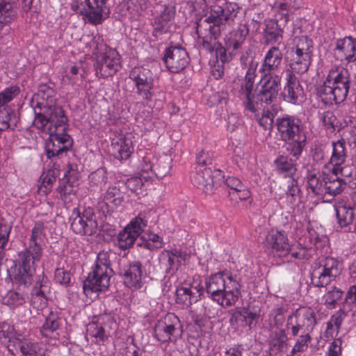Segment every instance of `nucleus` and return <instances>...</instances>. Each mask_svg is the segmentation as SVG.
<instances>
[{
	"label": "nucleus",
	"mask_w": 356,
	"mask_h": 356,
	"mask_svg": "<svg viewBox=\"0 0 356 356\" xmlns=\"http://www.w3.org/2000/svg\"><path fill=\"white\" fill-rule=\"evenodd\" d=\"M287 312V308L285 306H277L270 313L273 317L272 325L273 327H279L282 326L285 321V313Z\"/></svg>",
	"instance_id": "nucleus-56"
},
{
	"label": "nucleus",
	"mask_w": 356,
	"mask_h": 356,
	"mask_svg": "<svg viewBox=\"0 0 356 356\" xmlns=\"http://www.w3.org/2000/svg\"><path fill=\"white\" fill-rule=\"evenodd\" d=\"M18 334H22L13 325L8 323L3 322L0 323V338H3L11 341L13 339L17 340Z\"/></svg>",
	"instance_id": "nucleus-55"
},
{
	"label": "nucleus",
	"mask_w": 356,
	"mask_h": 356,
	"mask_svg": "<svg viewBox=\"0 0 356 356\" xmlns=\"http://www.w3.org/2000/svg\"><path fill=\"white\" fill-rule=\"evenodd\" d=\"M182 334L179 318L172 313L167 314L154 327V337L160 342H175Z\"/></svg>",
	"instance_id": "nucleus-13"
},
{
	"label": "nucleus",
	"mask_w": 356,
	"mask_h": 356,
	"mask_svg": "<svg viewBox=\"0 0 356 356\" xmlns=\"http://www.w3.org/2000/svg\"><path fill=\"white\" fill-rule=\"evenodd\" d=\"M338 59L348 63L356 61V38L351 36L337 40L334 49Z\"/></svg>",
	"instance_id": "nucleus-28"
},
{
	"label": "nucleus",
	"mask_w": 356,
	"mask_h": 356,
	"mask_svg": "<svg viewBox=\"0 0 356 356\" xmlns=\"http://www.w3.org/2000/svg\"><path fill=\"white\" fill-rule=\"evenodd\" d=\"M64 177L66 180L64 179L59 182V186L56 189L57 192L58 193H64L65 195L68 194L70 195H75V192L71 182L77 179V172L72 169V165H69L68 170L64 174Z\"/></svg>",
	"instance_id": "nucleus-47"
},
{
	"label": "nucleus",
	"mask_w": 356,
	"mask_h": 356,
	"mask_svg": "<svg viewBox=\"0 0 356 356\" xmlns=\"http://www.w3.org/2000/svg\"><path fill=\"white\" fill-rule=\"evenodd\" d=\"M76 216L71 222V229L76 234L91 236L96 233L97 222L92 211L90 209L84 210L82 213L74 211Z\"/></svg>",
	"instance_id": "nucleus-20"
},
{
	"label": "nucleus",
	"mask_w": 356,
	"mask_h": 356,
	"mask_svg": "<svg viewBox=\"0 0 356 356\" xmlns=\"http://www.w3.org/2000/svg\"><path fill=\"white\" fill-rule=\"evenodd\" d=\"M265 245L278 257H286L289 254L290 245L288 238L282 231L271 230L266 236Z\"/></svg>",
	"instance_id": "nucleus-23"
},
{
	"label": "nucleus",
	"mask_w": 356,
	"mask_h": 356,
	"mask_svg": "<svg viewBox=\"0 0 356 356\" xmlns=\"http://www.w3.org/2000/svg\"><path fill=\"white\" fill-rule=\"evenodd\" d=\"M301 121L293 115H284L276 119L275 126L280 138L286 143V150L298 159L306 144V136L300 131Z\"/></svg>",
	"instance_id": "nucleus-5"
},
{
	"label": "nucleus",
	"mask_w": 356,
	"mask_h": 356,
	"mask_svg": "<svg viewBox=\"0 0 356 356\" xmlns=\"http://www.w3.org/2000/svg\"><path fill=\"white\" fill-rule=\"evenodd\" d=\"M16 16V10L10 0H0V28L10 23Z\"/></svg>",
	"instance_id": "nucleus-45"
},
{
	"label": "nucleus",
	"mask_w": 356,
	"mask_h": 356,
	"mask_svg": "<svg viewBox=\"0 0 356 356\" xmlns=\"http://www.w3.org/2000/svg\"><path fill=\"white\" fill-rule=\"evenodd\" d=\"M111 251H100L97 256L95 264L83 282V291L87 295L91 292L106 290L110 279L114 272L111 267Z\"/></svg>",
	"instance_id": "nucleus-6"
},
{
	"label": "nucleus",
	"mask_w": 356,
	"mask_h": 356,
	"mask_svg": "<svg viewBox=\"0 0 356 356\" xmlns=\"http://www.w3.org/2000/svg\"><path fill=\"white\" fill-rule=\"evenodd\" d=\"M20 87L12 84L0 92V133L15 130L17 127L19 117L15 111L7 105L20 94Z\"/></svg>",
	"instance_id": "nucleus-7"
},
{
	"label": "nucleus",
	"mask_w": 356,
	"mask_h": 356,
	"mask_svg": "<svg viewBox=\"0 0 356 356\" xmlns=\"http://www.w3.org/2000/svg\"><path fill=\"white\" fill-rule=\"evenodd\" d=\"M225 184L229 188V196L231 200H245L250 197V191L238 178L234 176L228 177Z\"/></svg>",
	"instance_id": "nucleus-31"
},
{
	"label": "nucleus",
	"mask_w": 356,
	"mask_h": 356,
	"mask_svg": "<svg viewBox=\"0 0 356 356\" xmlns=\"http://www.w3.org/2000/svg\"><path fill=\"white\" fill-rule=\"evenodd\" d=\"M283 54L278 46L271 47L266 53L259 70L261 74L280 75L282 76L281 63Z\"/></svg>",
	"instance_id": "nucleus-22"
},
{
	"label": "nucleus",
	"mask_w": 356,
	"mask_h": 356,
	"mask_svg": "<svg viewBox=\"0 0 356 356\" xmlns=\"http://www.w3.org/2000/svg\"><path fill=\"white\" fill-rule=\"evenodd\" d=\"M122 195L120 188L116 186H110L104 197V201L106 205L113 204L115 207L120 205L122 202Z\"/></svg>",
	"instance_id": "nucleus-52"
},
{
	"label": "nucleus",
	"mask_w": 356,
	"mask_h": 356,
	"mask_svg": "<svg viewBox=\"0 0 356 356\" xmlns=\"http://www.w3.org/2000/svg\"><path fill=\"white\" fill-rule=\"evenodd\" d=\"M118 316L112 314H104L97 317V321L88 325L87 332L97 340L104 341L108 336L115 334L118 328Z\"/></svg>",
	"instance_id": "nucleus-16"
},
{
	"label": "nucleus",
	"mask_w": 356,
	"mask_h": 356,
	"mask_svg": "<svg viewBox=\"0 0 356 356\" xmlns=\"http://www.w3.org/2000/svg\"><path fill=\"white\" fill-rule=\"evenodd\" d=\"M111 152L119 161L128 159L134 152V146L130 136L121 135L113 139Z\"/></svg>",
	"instance_id": "nucleus-29"
},
{
	"label": "nucleus",
	"mask_w": 356,
	"mask_h": 356,
	"mask_svg": "<svg viewBox=\"0 0 356 356\" xmlns=\"http://www.w3.org/2000/svg\"><path fill=\"white\" fill-rule=\"evenodd\" d=\"M312 41L307 37L298 39L295 48L291 51L290 67L291 72L304 74L308 71L312 60Z\"/></svg>",
	"instance_id": "nucleus-10"
},
{
	"label": "nucleus",
	"mask_w": 356,
	"mask_h": 356,
	"mask_svg": "<svg viewBox=\"0 0 356 356\" xmlns=\"http://www.w3.org/2000/svg\"><path fill=\"white\" fill-rule=\"evenodd\" d=\"M264 38L268 44L279 42L283 38V31L274 19L265 20Z\"/></svg>",
	"instance_id": "nucleus-41"
},
{
	"label": "nucleus",
	"mask_w": 356,
	"mask_h": 356,
	"mask_svg": "<svg viewBox=\"0 0 356 356\" xmlns=\"http://www.w3.org/2000/svg\"><path fill=\"white\" fill-rule=\"evenodd\" d=\"M341 264L334 257L322 259L311 274L312 284L316 287H324L334 280L341 272Z\"/></svg>",
	"instance_id": "nucleus-9"
},
{
	"label": "nucleus",
	"mask_w": 356,
	"mask_h": 356,
	"mask_svg": "<svg viewBox=\"0 0 356 356\" xmlns=\"http://www.w3.org/2000/svg\"><path fill=\"white\" fill-rule=\"evenodd\" d=\"M274 9L277 12V15L280 16L281 19H283L285 23H287L291 13L290 3L288 1L277 2L275 4Z\"/></svg>",
	"instance_id": "nucleus-57"
},
{
	"label": "nucleus",
	"mask_w": 356,
	"mask_h": 356,
	"mask_svg": "<svg viewBox=\"0 0 356 356\" xmlns=\"http://www.w3.org/2000/svg\"><path fill=\"white\" fill-rule=\"evenodd\" d=\"M129 78L133 81L138 95L144 100L152 99L154 78L151 70L141 66L135 67L129 72Z\"/></svg>",
	"instance_id": "nucleus-15"
},
{
	"label": "nucleus",
	"mask_w": 356,
	"mask_h": 356,
	"mask_svg": "<svg viewBox=\"0 0 356 356\" xmlns=\"http://www.w3.org/2000/svg\"><path fill=\"white\" fill-rule=\"evenodd\" d=\"M191 179L194 186L205 194H212L223 181V175L220 170L200 167L195 168Z\"/></svg>",
	"instance_id": "nucleus-11"
},
{
	"label": "nucleus",
	"mask_w": 356,
	"mask_h": 356,
	"mask_svg": "<svg viewBox=\"0 0 356 356\" xmlns=\"http://www.w3.org/2000/svg\"><path fill=\"white\" fill-rule=\"evenodd\" d=\"M120 59V55L113 49L97 56L94 64L96 74L102 78L113 76L121 67Z\"/></svg>",
	"instance_id": "nucleus-18"
},
{
	"label": "nucleus",
	"mask_w": 356,
	"mask_h": 356,
	"mask_svg": "<svg viewBox=\"0 0 356 356\" xmlns=\"http://www.w3.org/2000/svg\"><path fill=\"white\" fill-rule=\"evenodd\" d=\"M311 341L312 337L309 333L302 334L296 339L294 346L287 356H300L301 353L307 350Z\"/></svg>",
	"instance_id": "nucleus-48"
},
{
	"label": "nucleus",
	"mask_w": 356,
	"mask_h": 356,
	"mask_svg": "<svg viewBox=\"0 0 356 356\" xmlns=\"http://www.w3.org/2000/svg\"><path fill=\"white\" fill-rule=\"evenodd\" d=\"M316 324L315 312L309 307H305L296 309L288 316L286 329L291 331V336L296 337L303 327L306 333L312 332Z\"/></svg>",
	"instance_id": "nucleus-12"
},
{
	"label": "nucleus",
	"mask_w": 356,
	"mask_h": 356,
	"mask_svg": "<svg viewBox=\"0 0 356 356\" xmlns=\"http://www.w3.org/2000/svg\"><path fill=\"white\" fill-rule=\"evenodd\" d=\"M65 76L72 85H79V82L83 79V74L80 73V67L77 65L70 66Z\"/></svg>",
	"instance_id": "nucleus-59"
},
{
	"label": "nucleus",
	"mask_w": 356,
	"mask_h": 356,
	"mask_svg": "<svg viewBox=\"0 0 356 356\" xmlns=\"http://www.w3.org/2000/svg\"><path fill=\"white\" fill-rule=\"evenodd\" d=\"M59 176V169L54 165L52 168L44 172L41 176L42 186L45 188V192L48 193L51 190L54 183Z\"/></svg>",
	"instance_id": "nucleus-50"
},
{
	"label": "nucleus",
	"mask_w": 356,
	"mask_h": 356,
	"mask_svg": "<svg viewBox=\"0 0 356 356\" xmlns=\"http://www.w3.org/2000/svg\"><path fill=\"white\" fill-rule=\"evenodd\" d=\"M258 315L257 313L250 311L247 307L236 309L232 314L229 323L232 328L236 330H243V329L248 328L251 330L252 324L257 321Z\"/></svg>",
	"instance_id": "nucleus-27"
},
{
	"label": "nucleus",
	"mask_w": 356,
	"mask_h": 356,
	"mask_svg": "<svg viewBox=\"0 0 356 356\" xmlns=\"http://www.w3.org/2000/svg\"><path fill=\"white\" fill-rule=\"evenodd\" d=\"M258 63L252 60L249 63L244 79L241 80L238 89V97L245 111L256 114L262 103L267 105L276 100L280 90L282 76L280 75L261 74L260 88L254 92Z\"/></svg>",
	"instance_id": "nucleus-2"
},
{
	"label": "nucleus",
	"mask_w": 356,
	"mask_h": 356,
	"mask_svg": "<svg viewBox=\"0 0 356 356\" xmlns=\"http://www.w3.org/2000/svg\"><path fill=\"white\" fill-rule=\"evenodd\" d=\"M344 305L350 309L356 308V284L351 286L346 293Z\"/></svg>",
	"instance_id": "nucleus-62"
},
{
	"label": "nucleus",
	"mask_w": 356,
	"mask_h": 356,
	"mask_svg": "<svg viewBox=\"0 0 356 356\" xmlns=\"http://www.w3.org/2000/svg\"><path fill=\"white\" fill-rule=\"evenodd\" d=\"M61 323L62 319L57 314L50 312L40 328L41 334L47 338H56L58 336V330Z\"/></svg>",
	"instance_id": "nucleus-37"
},
{
	"label": "nucleus",
	"mask_w": 356,
	"mask_h": 356,
	"mask_svg": "<svg viewBox=\"0 0 356 356\" xmlns=\"http://www.w3.org/2000/svg\"><path fill=\"white\" fill-rule=\"evenodd\" d=\"M241 7L234 2H226L223 7L215 6L211 9L209 19L220 24L233 22L237 16Z\"/></svg>",
	"instance_id": "nucleus-26"
},
{
	"label": "nucleus",
	"mask_w": 356,
	"mask_h": 356,
	"mask_svg": "<svg viewBox=\"0 0 356 356\" xmlns=\"http://www.w3.org/2000/svg\"><path fill=\"white\" fill-rule=\"evenodd\" d=\"M334 208L339 225L345 231L350 230L349 226L353 223L355 215L354 209L343 202H339Z\"/></svg>",
	"instance_id": "nucleus-34"
},
{
	"label": "nucleus",
	"mask_w": 356,
	"mask_h": 356,
	"mask_svg": "<svg viewBox=\"0 0 356 356\" xmlns=\"http://www.w3.org/2000/svg\"><path fill=\"white\" fill-rule=\"evenodd\" d=\"M71 8L95 25L101 24L110 14L107 0H72Z\"/></svg>",
	"instance_id": "nucleus-8"
},
{
	"label": "nucleus",
	"mask_w": 356,
	"mask_h": 356,
	"mask_svg": "<svg viewBox=\"0 0 356 356\" xmlns=\"http://www.w3.org/2000/svg\"><path fill=\"white\" fill-rule=\"evenodd\" d=\"M149 218V211H140L135 218L131 220L127 226L140 236L147 227Z\"/></svg>",
	"instance_id": "nucleus-46"
},
{
	"label": "nucleus",
	"mask_w": 356,
	"mask_h": 356,
	"mask_svg": "<svg viewBox=\"0 0 356 356\" xmlns=\"http://www.w3.org/2000/svg\"><path fill=\"white\" fill-rule=\"evenodd\" d=\"M353 167L346 165V163L339 166L332 167L331 169V172L333 174H335L337 176L341 175L343 177H350L353 175Z\"/></svg>",
	"instance_id": "nucleus-61"
},
{
	"label": "nucleus",
	"mask_w": 356,
	"mask_h": 356,
	"mask_svg": "<svg viewBox=\"0 0 356 356\" xmlns=\"http://www.w3.org/2000/svg\"><path fill=\"white\" fill-rule=\"evenodd\" d=\"M139 236L126 225L117 236L116 245L122 250L133 247Z\"/></svg>",
	"instance_id": "nucleus-43"
},
{
	"label": "nucleus",
	"mask_w": 356,
	"mask_h": 356,
	"mask_svg": "<svg viewBox=\"0 0 356 356\" xmlns=\"http://www.w3.org/2000/svg\"><path fill=\"white\" fill-rule=\"evenodd\" d=\"M287 341L288 337L285 329L280 328L274 331L269 342L270 355H276L279 353L286 351L288 348Z\"/></svg>",
	"instance_id": "nucleus-36"
},
{
	"label": "nucleus",
	"mask_w": 356,
	"mask_h": 356,
	"mask_svg": "<svg viewBox=\"0 0 356 356\" xmlns=\"http://www.w3.org/2000/svg\"><path fill=\"white\" fill-rule=\"evenodd\" d=\"M38 265L36 266L35 271L34 275H33L32 279L31 280V283L29 285L20 284L14 281V268L12 271L11 275V280L13 284L18 286L19 287H29L31 285L33 282H35V285L31 292V296H38L39 297H46V289L48 288V279L47 277L44 275V270H40L38 269V273L37 272Z\"/></svg>",
	"instance_id": "nucleus-30"
},
{
	"label": "nucleus",
	"mask_w": 356,
	"mask_h": 356,
	"mask_svg": "<svg viewBox=\"0 0 356 356\" xmlns=\"http://www.w3.org/2000/svg\"><path fill=\"white\" fill-rule=\"evenodd\" d=\"M149 179V176L141 175L139 177H134L128 179L125 184L127 188L131 192L140 194L143 193L145 183L148 182Z\"/></svg>",
	"instance_id": "nucleus-49"
},
{
	"label": "nucleus",
	"mask_w": 356,
	"mask_h": 356,
	"mask_svg": "<svg viewBox=\"0 0 356 356\" xmlns=\"http://www.w3.org/2000/svg\"><path fill=\"white\" fill-rule=\"evenodd\" d=\"M320 120L323 124L331 132L336 130L338 124V120L332 111H327L320 114Z\"/></svg>",
	"instance_id": "nucleus-53"
},
{
	"label": "nucleus",
	"mask_w": 356,
	"mask_h": 356,
	"mask_svg": "<svg viewBox=\"0 0 356 356\" xmlns=\"http://www.w3.org/2000/svg\"><path fill=\"white\" fill-rule=\"evenodd\" d=\"M332 152L329 164L332 167L344 165L348 159V149L344 140H338L332 143Z\"/></svg>",
	"instance_id": "nucleus-38"
},
{
	"label": "nucleus",
	"mask_w": 356,
	"mask_h": 356,
	"mask_svg": "<svg viewBox=\"0 0 356 356\" xmlns=\"http://www.w3.org/2000/svg\"><path fill=\"white\" fill-rule=\"evenodd\" d=\"M120 275L124 284L131 290L141 289L146 282L147 273L141 261H128L121 269Z\"/></svg>",
	"instance_id": "nucleus-14"
},
{
	"label": "nucleus",
	"mask_w": 356,
	"mask_h": 356,
	"mask_svg": "<svg viewBox=\"0 0 356 356\" xmlns=\"http://www.w3.org/2000/svg\"><path fill=\"white\" fill-rule=\"evenodd\" d=\"M44 236V223L41 221L36 222L32 229L29 248L19 253L18 259L15 262V282L24 285L31 283L36 266L42 257Z\"/></svg>",
	"instance_id": "nucleus-3"
},
{
	"label": "nucleus",
	"mask_w": 356,
	"mask_h": 356,
	"mask_svg": "<svg viewBox=\"0 0 356 356\" xmlns=\"http://www.w3.org/2000/svg\"><path fill=\"white\" fill-rule=\"evenodd\" d=\"M248 30L247 29L238 28L235 30L226 42L227 50L229 56H236L242 49L245 41Z\"/></svg>",
	"instance_id": "nucleus-33"
},
{
	"label": "nucleus",
	"mask_w": 356,
	"mask_h": 356,
	"mask_svg": "<svg viewBox=\"0 0 356 356\" xmlns=\"http://www.w3.org/2000/svg\"><path fill=\"white\" fill-rule=\"evenodd\" d=\"M203 286L207 297L222 307L234 306L241 296L240 280L229 270L211 274Z\"/></svg>",
	"instance_id": "nucleus-4"
},
{
	"label": "nucleus",
	"mask_w": 356,
	"mask_h": 356,
	"mask_svg": "<svg viewBox=\"0 0 356 356\" xmlns=\"http://www.w3.org/2000/svg\"><path fill=\"white\" fill-rule=\"evenodd\" d=\"M176 9L173 6H165L163 10L156 15L152 23V35L158 37L170 31L175 16Z\"/></svg>",
	"instance_id": "nucleus-25"
},
{
	"label": "nucleus",
	"mask_w": 356,
	"mask_h": 356,
	"mask_svg": "<svg viewBox=\"0 0 356 356\" xmlns=\"http://www.w3.org/2000/svg\"><path fill=\"white\" fill-rule=\"evenodd\" d=\"M204 295V289L202 282L194 280L191 284L177 288L176 302L183 307H188L199 301Z\"/></svg>",
	"instance_id": "nucleus-19"
},
{
	"label": "nucleus",
	"mask_w": 356,
	"mask_h": 356,
	"mask_svg": "<svg viewBox=\"0 0 356 356\" xmlns=\"http://www.w3.org/2000/svg\"><path fill=\"white\" fill-rule=\"evenodd\" d=\"M285 194L286 203L289 207H293L300 202L302 192L298 180L292 178L288 181Z\"/></svg>",
	"instance_id": "nucleus-44"
},
{
	"label": "nucleus",
	"mask_w": 356,
	"mask_h": 356,
	"mask_svg": "<svg viewBox=\"0 0 356 356\" xmlns=\"http://www.w3.org/2000/svg\"><path fill=\"white\" fill-rule=\"evenodd\" d=\"M204 22H207L209 24L208 30H209V35L213 38L214 40H216L217 38L220 35L221 29L220 26L225 25V24H220L217 23L214 21H210L209 19V16L206 17L204 19Z\"/></svg>",
	"instance_id": "nucleus-60"
},
{
	"label": "nucleus",
	"mask_w": 356,
	"mask_h": 356,
	"mask_svg": "<svg viewBox=\"0 0 356 356\" xmlns=\"http://www.w3.org/2000/svg\"><path fill=\"white\" fill-rule=\"evenodd\" d=\"M286 81L282 92L283 99L294 105L301 104L305 97L304 89L293 72H287Z\"/></svg>",
	"instance_id": "nucleus-21"
},
{
	"label": "nucleus",
	"mask_w": 356,
	"mask_h": 356,
	"mask_svg": "<svg viewBox=\"0 0 356 356\" xmlns=\"http://www.w3.org/2000/svg\"><path fill=\"white\" fill-rule=\"evenodd\" d=\"M89 179L92 185L97 186L102 189L107 181L106 171L104 168L97 169L89 175Z\"/></svg>",
	"instance_id": "nucleus-54"
},
{
	"label": "nucleus",
	"mask_w": 356,
	"mask_h": 356,
	"mask_svg": "<svg viewBox=\"0 0 356 356\" xmlns=\"http://www.w3.org/2000/svg\"><path fill=\"white\" fill-rule=\"evenodd\" d=\"M307 186L315 195L319 197L325 202V175L309 173L307 175Z\"/></svg>",
	"instance_id": "nucleus-40"
},
{
	"label": "nucleus",
	"mask_w": 356,
	"mask_h": 356,
	"mask_svg": "<svg viewBox=\"0 0 356 356\" xmlns=\"http://www.w3.org/2000/svg\"><path fill=\"white\" fill-rule=\"evenodd\" d=\"M245 348L243 344H234L227 348L222 356H243Z\"/></svg>",
	"instance_id": "nucleus-64"
},
{
	"label": "nucleus",
	"mask_w": 356,
	"mask_h": 356,
	"mask_svg": "<svg viewBox=\"0 0 356 356\" xmlns=\"http://www.w3.org/2000/svg\"><path fill=\"white\" fill-rule=\"evenodd\" d=\"M17 286V289L9 290L2 298L3 304L12 310L22 307L28 299V293L21 291V287Z\"/></svg>",
	"instance_id": "nucleus-35"
},
{
	"label": "nucleus",
	"mask_w": 356,
	"mask_h": 356,
	"mask_svg": "<svg viewBox=\"0 0 356 356\" xmlns=\"http://www.w3.org/2000/svg\"><path fill=\"white\" fill-rule=\"evenodd\" d=\"M276 169L284 177L293 178L297 171L296 162L287 156H280L274 161Z\"/></svg>",
	"instance_id": "nucleus-42"
},
{
	"label": "nucleus",
	"mask_w": 356,
	"mask_h": 356,
	"mask_svg": "<svg viewBox=\"0 0 356 356\" xmlns=\"http://www.w3.org/2000/svg\"><path fill=\"white\" fill-rule=\"evenodd\" d=\"M330 81L327 77L322 85L317 88V96L324 104L332 105L343 102L339 101L338 95L330 85Z\"/></svg>",
	"instance_id": "nucleus-39"
},
{
	"label": "nucleus",
	"mask_w": 356,
	"mask_h": 356,
	"mask_svg": "<svg viewBox=\"0 0 356 356\" xmlns=\"http://www.w3.org/2000/svg\"><path fill=\"white\" fill-rule=\"evenodd\" d=\"M51 92L50 88L42 86L31 101L35 114L34 125L49 134L45 146L49 159L67 152L73 143L70 135L65 133L68 124L63 108L54 104L49 105L46 101Z\"/></svg>",
	"instance_id": "nucleus-1"
},
{
	"label": "nucleus",
	"mask_w": 356,
	"mask_h": 356,
	"mask_svg": "<svg viewBox=\"0 0 356 356\" xmlns=\"http://www.w3.org/2000/svg\"><path fill=\"white\" fill-rule=\"evenodd\" d=\"M343 294V291L334 286L332 290H330L323 296L324 304L328 309H334L337 305V302L339 300Z\"/></svg>",
	"instance_id": "nucleus-51"
},
{
	"label": "nucleus",
	"mask_w": 356,
	"mask_h": 356,
	"mask_svg": "<svg viewBox=\"0 0 356 356\" xmlns=\"http://www.w3.org/2000/svg\"><path fill=\"white\" fill-rule=\"evenodd\" d=\"M162 60L169 72L179 73L188 65L189 57L184 47L170 46L165 50Z\"/></svg>",
	"instance_id": "nucleus-17"
},
{
	"label": "nucleus",
	"mask_w": 356,
	"mask_h": 356,
	"mask_svg": "<svg viewBox=\"0 0 356 356\" xmlns=\"http://www.w3.org/2000/svg\"><path fill=\"white\" fill-rule=\"evenodd\" d=\"M346 182L339 176L332 172V175H325V202H330L333 197L339 194L346 187Z\"/></svg>",
	"instance_id": "nucleus-32"
},
{
	"label": "nucleus",
	"mask_w": 356,
	"mask_h": 356,
	"mask_svg": "<svg viewBox=\"0 0 356 356\" xmlns=\"http://www.w3.org/2000/svg\"><path fill=\"white\" fill-rule=\"evenodd\" d=\"M54 280L63 286H68L71 281V274L64 268H57L54 273Z\"/></svg>",
	"instance_id": "nucleus-58"
},
{
	"label": "nucleus",
	"mask_w": 356,
	"mask_h": 356,
	"mask_svg": "<svg viewBox=\"0 0 356 356\" xmlns=\"http://www.w3.org/2000/svg\"><path fill=\"white\" fill-rule=\"evenodd\" d=\"M330 81V85L338 95L339 101H344L347 97L350 88V74L348 70L341 68L337 70H331L327 76Z\"/></svg>",
	"instance_id": "nucleus-24"
},
{
	"label": "nucleus",
	"mask_w": 356,
	"mask_h": 356,
	"mask_svg": "<svg viewBox=\"0 0 356 356\" xmlns=\"http://www.w3.org/2000/svg\"><path fill=\"white\" fill-rule=\"evenodd\" d=\"M347 314L343 309H340L338 311L335 312L331 316L329 320L335 327L340 329L345 318L346 317Z\"/></svg>",
	"instance_id": "nucleus-63"
}]
</instances>
